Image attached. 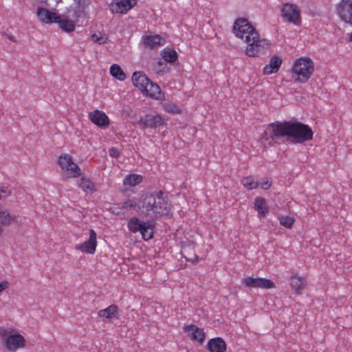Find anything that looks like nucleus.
Masks as SVG:
<instances>
[{"instance_id": "6ab92c4d", "label": "nucleus", "mask_w": 352, "mask_h": 352, "mask_svg": "<svg viewBox=\"0 0 352 352\" xmlns=\"http://www.w3.org/2000/svg\"><path fill=\"white\" fill-rule=\"evenodd\" d=\"M254 209L258 212L259 217H265L269 212V207L263 197H256L254 200Z\"/></svg>"}, {"instance_id": "58836bf2", "label": "nucleus", "mask_w": 352, "mask_h": 352, "mask_svg": "<svg viewBox=\"0 0 352 352\" xmlns=\"http://www.w3.org/2000/svg\"><path fill=\"white\" fill-rule=\"evenodd\" d=\"M109 155L113 157L117 158L120 155V152L118 148L112 147L109 150Z\"/></svg>"}, {"instance_id": "c756f323", "label": "nucleus", "mask_w": 352, "mask_h": 352, "mask_svg": "<svg viewBox=\"0 0 352 352\" xmlns=\"http://www.w3.org/2000/svg\"><path fill=\"white\" fill-rule=\"evenodd\" d=\"M241 182L245 188L250 190L255 189L259 186V184L255 181L252 176L244 177Z\"/></svg>"}, {"instance_id": "a18cd8bd", "label": "nucleus", "mask_w": 352, "mask_h": 352, "mask_svg": "<svg viewBox=\"0 0 352 352\" xmlns=\"http://www.w3.org/2000/svg\"><path fill=\"white\" fill-rule=\"evenodd\" d=\"M8 38H9V40H10V41H11L16 42L15 38H14V36H12V35H9V36H8Z\"/></svg>"}, {"instance_id": "2f4dec72", "label": "nucleus", "mask_w": 352, "mask_h": 352, "mask_svg": "<svg viewBox=\"0 0 352 352\" xmlns=\"http://www.w3.org/2000/svg\"><path fill=\"white\" fill-rule=\"evenodd\" d=\"M279 221L281 226L287 228H291L294 223V218L291 216L281 215L279 217Z\"/></svg>"}, {"instance_id": "f03ea898", "label": "nucleus", "mask_w": 352, "mask_h": 352, "mask_svg": "<svg viewBox=\"0 0 352 352\" xmlns=\"http://www.w3.org/2000/svg\"><path fill=\"white\" fill-rule=\"evenodd\" d=\"M232 32L236 36L243 38V34H247L245 41L248 43L245 53L250 57L259 56L265 53L271 47V43L266 38H260L259 34L245 18H238L235 20Z\"/></svg>"}, {"instance_id": "37998d69", "label": "nucleus", "mask_w": 352, "mask_h": 352, "mask_svg": "<svg viewBox=\"0 0 352 352\" xmlns=\"http://www.w3.org/2000/svg\"><path fill=\"white\" fill-rule=\"evenodd\" d=\"M91 37L93 41L101 43L100 40L102 38H99L96 34H93Z\"/></svg>"}, {"instance_id": "7ed1b4c3", "label": "nucleus", "mask_w": 352, "mask_h": 352, "mask_svg": "<svg viewBox=\"0 0 352 352\" xmlns=\"http://www.w3.org/2000/svg\"><path fill=\"white\" fill-rule=\"evenodd\" d=\"M138 209H142V212L146 217L158 218L170 213L171 204L168 197L160 190L143 194L138 201Z\"/></svg>"}, {"instance_id": "c03bdc74", "label": "nucleus", "mask_w": 352, "mask_h": 352, "mask_svg": "<svg viewBox=\"0 0 352 352\" xmlns=\"http://www.w3.org/2000/svg\"><path fill=\"white\" fill-rule=\"evenodd\" d=\"M186 258V261L193 262L195 259L197 258V256L196 255H194L192 258H186L185 256H183Z\"/></svg>"}, {"instance_id": "f8f14e48", "label": "nucleus", "mask_w": 352, "mask_h": 352, "mask_svg": "<svg viewBox=\"0 0 352 352\" xmlns=\"http://www.w3.org/2000/svg\"><path fill=\"white\" fill-rule=\"evenodd\" d=\"M96 236V232L92 229L90 230L89 239L81 244L76 245V249L86 253L94 254L97 245Z\"/></svg>"}, {"instance_id": "f257e3e1", "label": "nucleus", "mask_w": 352, "mask_h": 352, "mask_svg": "<svg viewBox=\"0 0 352 352\" xmlns=\"http://www.w3.org/2000/svg\"><path fill=\"white\" fill-rule=\"evenodd\" d=\"M314 132L307 124L295 120L269 124L265 129L261 140L269 146L289 141L294 144H302L313 138Z\"/></svg>"}, {"instance_id": "dca6fc26", "label": "nucleus", "mask_w": 352, "mask_h": 352, "mask_svg": "<svg viewBox=\"0 0 352 352\" xmlns=\"http://www.w3.org/2000/svg\"><path fill=\"white\" fill-rule=\"evenodd\" d=\"M207 349L210 352H225L226 343L220 337L212 338L208 342Z\"/></svg>"}, {"instance_id": "79ce46f5", "label": "nucleus", "mask_w": 352, "mask_h": 352, "mask_svg": "<svg viewBox=\"0 0 352 352\" xmlns=\"http://www.w3.org/2000/svg\"><path fill=\"white\" fill-rule=\"evenodd\" d=\"M38 2L44 7H48L49 4L47 3V0H37Z\"/></svg>"}, {"instance_id": "f3484780", "label": "nucleus", "mask_w": 352, "mask_h": 352, "mask_svg": "<svg viewBox=\"0 0 352 352\" xmlns=\"http://www.w3.org/2000/svg\"><path fill=\"white\" fill-rule=\"evenodd\" d=\"M282 64V59L278 56H273L268 65L263 68L264 74H271L277 72Z\"/></svg>"}, {"instance_id": "de8ad7c7", "label": "nucleus", "mask_w": 352, "mask_h": 352, "mask_svg": "<svg viewBox=\"0 0 352 352\" xmlns=\"http://www.w3.org/2000/svg\"><path fill=\"white\" fill-rule=\"evenodd\" d=\"M350 39H351V41H352V32H351V36H350Z\"/></svg>"}, {"instance_id": "c9c22d12", "label": "nucleus", "mask_w": 352, "mask_h": 352, "mask_svg": "<svg viewBox=\"0 0 352 352\" xmlns=\"http://www.w3.org/2000/svg\"><path fill=\"white\" fill-rule=\"evenodd\" d=\"M167 62H166L164 60H159L157 62V65L155 66V69L157 70V72H161V73H166L168 72L169 69L167 67Z\"/></svg>"}, {"instance_id": "412c9836", "label": "nucleus", "mask_w": 352, "mask_h": 352, "mask_svg": "<svg viewBox=\"0 0 352 352\" xmlns=\"http://www.w3.org/2000/svg\"><path fill=\"white\" fill-rule=\"evenodd\" d=\"M12 221H17L16 217L12 215L8 210L0 206V223L2 226H9Z\"/></svg>"}, {"instance_id": "a19ab883", "label": "nucleus", "mask_w": 352, "mask_h": 352, "mask_svg": "<svg viewBox=\"0 0 352 352\" xmlns=\"http://www.w3.org/2000/svg\"><path fill=\"white\" fill-rule=\"evenodd\" d=\"M10 287V283L7 280H2L0 282V294L6 289Z\"/></svg>"}, {"instance_id": "423d86ee", "label": "nucleus", "mask_w": 352, "mask_h": 352, "mask_svg": "<svg viewBox=\"0 0 352 352\" xmlns=\"http://www.w3.org/2000/svg\"><path fill=\"white\" fill-rule=\"evenodd\" d=\"M280 12L282 17L287 21L296 25L301 24L300 10L296 5L285 3L283 5Z\"/></svg>"}, {"instance_id": "c85d7f7f", "label": "nucleus", "mask_w": 352, "mask_h": 352, "mask_svg": "<svg viewBox=\"0 0 352 352\" xmlns=\"http://www.w3.org/2000/svg\"><path fill=\"white\" fill-rule=\"evenodd\" d=\"M142 239L148 241L153 237V229L150 222H147L141 230Z\"/></svg>"}, {"instance_id": "bb28decb", "label": "nucleus", "mask_w": 352, "mask_h": 352, "mask_svg": "<svg viewBox=\"0 0 352 352\" xmlns=\"http://www.w3.org/2000/svg\"><path fill=\"white\" fill-rule=\"evenodd\" d=\"M110 74L119 80H124L126 78L123 70L117 64H113L110 67Z\"/></svg>"}, {"instance_id": "f704fd0d", "label": "nucleus", "mask_w": 352, "mask_h": 352, "mask_svg": "<svg viewBox=\"0 0 352 352\" xmlns=\"http://www.w3.org/2000/svg\"><path fill=\"white\" fill-rule=\"evenodd\" d=\"M77 5L76 9L78 12H83L84 10L90 4V0H74Z\"/></svg>"}, {"instance_id": "b1692460", "label": "nucleus", "mask_w": 352, "mask_h": 352, "mask_svg": "<svg viewBox=\"0 0 352 352\" xmlns=\"http://www.w3.org/2000/svg\"><path fill=\"white\" fill-rule=\"evenodd\" d=\"M163 59L170 63H175L177 59V54L174 49L167 48L161 52Z\"/></svg>"}, {"instance_id": "2eb2a0df", "label": "nucleus", "mask_w": 352, "mask_h": 352, "mask_svg": "<svg viewBox=\"0 0 352 352\" xmlns=\"http://www.w3.org/2000/svg\"><path fill=\"white\" fill-rule=\"evenodd\" d=\"M184 330L185 332L190 333L189 336L192 340L197 341L201 344L204 342L206 335L202 329L196 325L190 324L184 326Z\"/></svg>"}, {"instance_id": "6e6552de", "label": "nucleus", "mask_w": 352, "mask_h": 352, "mask_svg": "<svg viewBox=\"0 0 352 352\" xmlns=\"http://www.w3.org/2000/svg\"><path fill=\"white\" fill-rule=\"evenodd\" d=\"M336 12L342 21L352 25V0H341L336 5Z\"/></svg>"}, {"instance_id": "a211bd4d", "label": "nucleus", "mask_w": 352, "mask_h": 352, "mask_svg": "<svg viewBox=\"0 0 352 352\" xmlns=\"http://www.w3.org/2000/svg\"><path fill=\"white\" fill-rule=\"evenodd\" d=\"M98 315L100 318H105L109 320H118L119 318L118 307L114 304L111 305L106 309L100 310L98 313Z\"/></svg>"}, {"instance_id": "393cba45", "label": "nucleus", "mask_w": 352, "mask_h": 352, "mask_svg": "<svg viewBox=\"0 0 352 352\" xmlns=\"http://www.w3.org/2000/svg\"><path fill=\"white\" fill-rule=\"evenodd\" d=\"M163 38L159 35L147 36L145 37L144 43L151 48H155L157 46L162 45L164 43L162 42Z\"/></svg>"}, {"instance_id": "39448f33", "label": "nucleus", "mask_w": 352, "mask_h": 352, "mask_svg": "<svg viewBox=\"0 0 352 352\" xmlns=\"http://www.w3.org/2000/svg\"><path fill=\"white\" fill-rule=\"evenodd\" d=\"M131 80L133 85L146 96L155 97L161 93L159 85L151 81L143 72H133Z\"/></svg>"}, {"instance_id": "4468645a", "label": "nucleus", "mask_w": 352, "mask_h": 352, "mask_svg": "<svg viewBox=\"0 0 352 352\" xmlns=\"http://www.w3.org/2000/svg\"><path fill=\"white\" fill-rule=\"evenodd\" d=\"M91 121L101 128H105L109 125V120L107 116L100 110H95L89 113V115Z\"/></svg>"}, {"instance_id": "9b49d317", "label": "nucleus", "mask_w": 352, "mask_h": 352, "mask_svg": "<svg viewBox=\"0 0 352 352\" xmlns=\"http://www.w3.org/2000/svg\"><path fill=\"white\" fill-rule=\"evenodd\" d=\"M25 340L23 336L19 333H14L7 337L4 346L9 351H16V349L25 346Z\"/></svg>"}, {"instance_id": "7c9ffc66", "label": "nucleus", "mask_w": 352, "mask_h": 352, "mask_svg": "<svg viewBox=\"0 0 352 352\" xmlns=\"http://www.w3.org/2000/svg\"><path fill=\"white\" fill-rule=\"evenodd\" d=\"M245 286L248 288H258L259 277H246L243 280Z\"/></svg>"}, {"instance_id": "1a4fd4ad", "label": "nucleus", "mask_w": 352, "mask_h": 352, "mask_svg": "<svg viewBox=\"0 0 352 352\" xmlns=\"http://www.w3.org/2000/svg\"><path fill=\"white\" fill-rule=\"evenodd\" d=\"M164 124L162 118L158 114H146L141 117L138 124L143 129L146 128H157Z\"/></svg>"}, {"instance_id": "cd10ccee", "label": "nucleus", "mask_w": 352, "mask_h": 352, "mask_svg": "<svg viewBox=\"0 0 352 352\" xmlns=\"http://www.w3.org/2000/svg\"><path fill=\"white\" fill-rule=\"evenodd\" d=\"M78 185L85 192L90 191L93 192L96 191L94 184L89 179L82 177Z\"/></svg>"}, {"instance_id": "49530a36", "label": "nucleus", "mask_w": 352, "mask_h": 352, "mask_svg": "<svg viewBox=\"0 0 352 352\" xmlns=\"http://www.w3.org/2000/svg\"><path fill=\"white\" fill-rule=\"evenodd\" d=\"M2 232H3V228L0 226V234H1Z\"/></svg>"}, {"instance_id": "0eeeda50", "label": "nucleus", "mask_w": 352, "mask_h": 352, "mask_svg": "<svg viewBox=\"0 0 352 352\" xmlns=\"http://www.w3.org/2000/svg\"><path fill=\"white\" fill-rule=\"evenodd\" d=\"M58 164L73 177H77L80 175V168L73 162L72 156L68 154L60 155L58 157Z\"/></svg>"}, {"instance_id": "aec40b11", "label": "nucleus", "mask_w": 352, "mask_h": 352, "mask_svg": "<svg viewBox=\"0 0 352 352\" xmlns=\"http://www.w3.org/2000/svg\"><path fill=\"white\" fill-rule=\"evenodd\" d=\"M146 223L147 222L139 219L138 217H133L129 220L128 227L130 231L135 233L137 232H141Z\"/></svg>"}, {"instance_id": "ddd939ff", "label": "nucleus", "mask_w": 352, "mask_h": 352, "mask_svg": "<svg viewBox=\"0 0 352 352\" xmlns=\"http://www.w3.org/2000/svg\"><path fill=\"white\" fill-rule=\"evenodd\" d=\"M36 13L38 19L45 23H56L60 19V15L45 8H38Z\"/></svg>"}, {"instance_id": "72a5a7b5", "label": "nucleus", "mask_w": 352, "mask_h": 352, "mask_svg": "<svg viewBox=\"0 0 352 352\" xmlns=\"http://www.w3.org/2000/svg\"><path fill=\"white\" fill-rule=\"evenodd\" d=\"M164 108L166 111L172 113H180V109L175 104L171 102H166L164 104Z\"/></svg>"}, {"instance_id": "20e7f679", "label": "nucleus", "mask_w": 352, "mask_h": 352, "mask_svg": "<svg viewBox=\"0 0 352 352\" xmlns=\"http://www.w3.org/2000/svg\"><path fill=\"white\" fill-rule=\"evenodd\" d=\"M314 71V63L308 57H301L296 59L292 68L293 78L296 76V80L299 82H306L310 78Z\"/></svg>"}, {"instance_id": "473e14b6", "label": "nucleus", "mask_w": 352, "mask_h": 352, "mask_svg": "<svg viewBox=\"0 0 352 352\" xmlns=\"http://www.w3.org/2000/svg\"><path fill=\"white\" fill-rule=\"evenodd\" d=\"M274 287L275 284L272 280L259 277L258 288L269 289Z\"/></svg>"}, {"instance_id": "9d476101", "label": "nucleus", "mask_w": 352, "mask_h": 352, "mask_svg": "<svg viewBox=\"0 0 352 352\" xmlns=\"http://www.w3.org/2000/svg\"><path fill=\"white\" fill-rule=\"evenodd\" d=\"M136 3V0H114L109 8L113 13L125 14Z\"/></svg>"}, {"instance_id": "ea45409f", "label": "nucleus", "mask_w": 352, "mask_h": 352, "mask_svg": "<svg viewBox=\"0 0 352 352\" xmlns=\"http://www.w3.org/2000/svg\"><path fill=\"white\" fill-rule=\"evenodd\" d=\"M1 197L5 199L11 195V191L8 188H0Z\"/></svg>"}, {"instance_id": "a878e982", "label": "nucleus", "mask_w": 352, "mask_h": 352, "mask_svg": "<svg viewBox=\"0 0 352 352\" xmlns=\"http://www.w3.org/2000/svg\"><path fill=\"white\" fill-rule=\"evenodd\" d=\"M142 181V177L140 175L132 174L127 175L124 180V184L125 186H135L140 184Z\"/></svg>"}, {"instance_id": "4c0bfd02", "label": "nucleus", "mask_w": 352, "mask_h": 352, "mask_svg": "<svg viewBox=\"0 0 352 352\" xmlns=\"http://www.w3.org/2000/svg\"><path fill=\"white\" fill-rule=\"evenodd\" d=\"M272 185V181L271 178L267 177L265 181L261 183V188L263 190H267L270 188Z\"/></svg>"}, {"instance_id": "e433bc0d", "label": "nucleus", "mask_w": 352, "mask_h": 352, "mask_svg": "<svg viewBox=\"0 0 352 352\" xmlns=\"http://www.w3.org/2000/svg\"><path fill=\"white\" fill-rule=\"evenodd\" d=\"M123 208H133L134 210L138 211L140 209H138V203L135 202L131 199H127L123 203Z\"/></svg>"}, {"instance_id": "5701e85b", "label": "nucleus", "mask_w": 352, "mask_h": 352, "mask_svg": "<svg viewBox=\"0 0 352 352\" xmlns=\"http://www.w3.org/2000/svg\"><path fill=\"white\" fill-rule=\"evenodd\" d=\"M305 280L302 277H299L296 275H292L291 277V286L295 291L296 294H299L304 287Z\"/></svg>"}, {"instance_id": "4be33fe9", "label": "nucleus", "mask_w": 352, "mask_h": 352, "mask_svg": "<svg viewBox=\"0 0 352 352\" xmlns=\"http://www.w3.org/2000/svg\"><path fill=\"white\" fill-rule=\"evenodd\" d=\"M56 23L58 24L59 28L67 33H71L75 30V25L74 22L67 19H62L60 16V19L56 20Z\"/></svg>"}]
</instances>
